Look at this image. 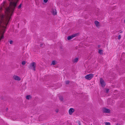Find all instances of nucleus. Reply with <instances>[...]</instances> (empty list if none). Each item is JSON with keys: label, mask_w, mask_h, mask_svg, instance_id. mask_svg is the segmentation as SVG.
I'll list each match as a JSON object with an SVG mask.
<instances>
[{"label": "nucleus", "mask_w": 125, "mask_h": 125, "mask_svg": "<svg viewBox=\"0 0 125 125\" xmlns=\"http://www.w3.org/2000/svg\"><path fill=\"white\" fill-rule=\"evenodd\" d=\"M59 99L61 101H62L63 98L62 96H61L59 97Z\"/></svg>", "instance_id": "f3484780"}, {"label": "nucleus", "mask_w": 125, "mask_h": 125, "mask_svg": "<svg viewBox=\"0 0 125 125\" xmlns=\"http://www.w3.org/2000/svg\"><path fill=\"white\" fill-rule=\"evenodd\" d=\"M69 81H67L65 82V83L66 84H68L69 83Z\"/></svg>", "instance_id": "dca6fc26"}, {"label": "nucleus", "mask_w": 125, "mask_h": 125, "mask_svg": "<svg viewBox=\"0 0 125 125\" xmlns=\"http://www.w3.org/2000/svg\"><path fill=\"white\" fill-rule=\"evenodd\" d=\"M76 35L77 34H73L72 35L69 36L67 37V39L68 40H70L72 39L74 37H75L76 36Z\"/></svg>", "instance_id": "0eeeda50"}, {"label": "nucleus", "mask_w": 125, "mask_h": 125, "mask_svg": "<svg viewBox=\"0 0 125 125\" xmlns=\"http://www.w3.org/2000/svg\"><path fill=\"white\" fill-rule=\"evenodd\" d=\"M98 47L99 48V47H100V45H98Z\"/></svg>", "instance_id": "cd10ccee"}, {"label": "nucleus", "mask_w": 125, "mask_h": 125, "mask_svg": "<svg viewBox=\"0 0 125 125\" xmlns=\"http://www.w3.org/2000/svg\"><path fill=\"white\" fill-rule=\"evenodd\" d=\"M99 53L101 54H102L103 53V51L102 50H99Z\"/></svg>", "instance_id": "ddd939ff"}, {"label": "nucleus", "mask_w": 125, "mask_h": 125, "mask_svg": "<svg viewBox=\"0 0 125 125\" xmlns=\"http://www.w3.org/2000/svg\"><path fill=\"white\" fill-rule=\"evenodd\" d=\"M74 110L73 108H70L69 110V113L70 115H72L73 113L74 112Z\"/></svg>", "instance_id": "423d86ee"}, {"label": "nucleus", "mask_w": 125, "mask_h": 125, "mask_svg": "<svg viewBox=\"0 0 125 125\" xmlns=\"http://www.w3.org/2000/svg\"><path fill=\"white\" fill-rule=\"evenodd\" d=\"M22 4H20V5H19V6L18 7V9H21V7H22Z\"/></svg>", "instance_id": "4468645a"}, {"label": "nucleus", "mask_w": 125, "mask_h": 125, "mask_svg": "<svg viewBox=\"0 0 125 125\" xmlns=\"http://www.w3.org/2000/svg\"><path fill=\"white\" fill-rule=\"evenodd\" d=\"M48 0H43V1L45 3H46L48 1Z\"/></svg>", "instance_id": "412c9836"}, {"label": "nucleus", "mask_w": 125, "mask_h": 125, "mask_svg": "<svg viewBox=\"0 0 125 125\" xmlns=\"http://www.w3.org/2000/svg\"><path fill=\"white\" fill-rule=\"evenodd\" d=\"M36 65V64L34 62H33L31 64L30 66L31 67L33 68V70L35 71V67Z\"/></svg>", "instance_id": "20e7f679"}, {"label": "nucleus", "mask_w": 125, "mask_h": 125, "mask_svg": "<svg viewBox=\"0 0 125 125\" xmlns=\"http://www.w3.org/2000/svg\"><path fill=\"white\" fill-rule=\"evenodd\" d=\"M94 23L95 25L97 27H98L99 26V22L98 21H95L94 22Z\"/></svg>", "instance_id": "9d476101"}, {"label": "nucleus", "mask_w": 125, "mask_h": 125, "mask_svg": "<svg viewBox=\"0 0 125 125\" xmlns=\"http://www.w3.org/2000/svg\"><path fill=\"white\" fill-rule=\"evenodd\" d=\"M78 58H76L73 60V61L74 62H78Z\"/></svg>", "instance_id": "9b49d317"}, {"label": "nucleus", "mask_w": 125, "mask_h": 125, "mask_svg": "<svg viewBox=\"0 0 125 125\" xmlns=\"http://www.w3.org/2000/svg\"><path fill=\"white\" fill-rule=\"evenodd\" d=\"M51 12L53 15H55L56 14V10L55 9H52Z\"/></svg>", "instance_id": "1a4fd4ad"}, {"label": "nucleus", "mask_w": 125, "mask_h": 125, "mask_svg": "<svg viewBox=\"0 0 125 125\" xmlns=\"http://www.w3.org/2000/svg\"><path fill=\"white\" fill-rule=\"evenodd\" d=\"M13 42V41H10V44H12Z\"/></svg>", "instance_id": "4be33fe9"}, {"label": "nucleus", "mask_w": 125, "mask_h": 125, "mask_svg": "<svg viewBox=\"0 0 125 125\" xmlns=\"http://www.w3.org/2000/svg\"><path fill=\"white\" fill-rule=\"evenodd\" d=\"M9 0L10 2L9 6L6 8L5 12L7 15L8 18H9V19L7 23H6V26L8 24V22L11 16L12 15L15 7L16 6L17 3L19 1V0Z\"/></svg>", "instance_id": "f257e3e1"}, {"label": "nucleus", "mask_w": 125, "mask_h": 125, "mask_svg": "<svg viewBox=\"0 0 125 125\" xmlns=\"http://www.w3.org/2000/svg\"><path fill=\"white\" fill-rule=\"evenodd\" d=\"M106 125H110V124L109 122H106L105 123Z\"/></svg>", "instance_id": "6ab92c4d"}, {"label": "nucleus", "mask_w": 125, "mask_h": 125, "mask_svg": "<svg viewBox=\"0 0 125 125\" xmlns=\"http://www.w3.org/2000/svg\"><path fill=\"white\" fill-rule=\"evenodd\" d=\"M94 76V75L92 74H90L86 75L85 76V77L86 79L88 80H90Z\"/></svg>", "instance_id": "f03ea898"}, {"label": "nucleus", "mask_w": 125, "mask_h": 125, "mask_svg": "<svg viewBox=\"0 0 125 125\" xmlns=\"http://www.w3.org/2000/svg\"><path fill=\"white\" fill-rule=\"evenodd\" d=\"M121 38V36L120 35H119L118 36V39L120 40Z\"/></svg>", "instance_id": "aec40b11"}, {"label": "nucleus", "mask_w": 125, "mask_h": 125, "mask_svg": "<svg viewBox=\"0 0 125 125\" xmlns=\"http://www.w3.org/2000/svg\"><path fill=\"white\" fill-rule=\"evenodd\" d=\"M3 38H4V36L3 35H2L1 36V39H3Z\"/></svg>", "instance_id": "393cba45"}, {"label": "nucleus", "mask_w": 125, "mask_h": 125, "mask_svg": "<svg viewBox=\"0 0 125 125\" xmlns=\"http://www.w3.org/2000/svg\"><path fill=\"white\" fill-rule=\"evenodd\" d=\"M25 63H26V62L25 61H22V65H24L25 64Z\"/></svg>", "instance_id": "a211bd4d"}, {"label": "nucleus", "mask_w": 125, "mask_h": 125, "mask_svg": "<svg viewBox=\"0 0 125 125\" xmlns=\"http://www.w3.org/2000/svg\"><path fill=\"white\" fill-rule=\"evenodd\" d=\"M55 62H56L55 61H53L52 62V64L53 65H55Z\"/></svg>", "instance_id": "2eb2a0df"}, {"label": "nucleus", "mask_w": 125, "mask_h": 125, "mask_svg": "<svg viewBox=\"0 0 125 125\" xmlns=\"http://www.w3.org/2000/svg\"><path fill=\"white\" fill-rule=\"evenodd\" d=\"M58 111H59V110L58 109H56L55 110V112H56V113H57L58 112Z\"/></svg>", "instance_id": "5701e85b"}, {"label": "nucleus", "mask_w": 125, "mask_h": 125, "mask_svg": "<svg viewBox=\"0 0 125 125\" xmlns=\"http://www.w3.org/2000/svg\"><path fill=\"white\" fill-rule=\"evenodd\" d=\"M124 21L125 22V20Z\"/></svg>", "instance_id": "c85d7f7f"}, {"label": "nucleus", "mask_w": 125, "mask_h": 125, "mask_svg": "<svg viewBox=\"0 0 125 125\" xmlns=\"http://www.w3.org/2000/svg\"><path fill=\"white\" fill-rule=\"evenodd\" d=\"M13 79L16 81H19L21 80V78L18 76L14 75L13 77Z\"/></svg>", "instance_id": "7ed1b4c3"}, {"label": "nucleus", "mask_w": 125, "mask_h": 125, "mask_svg": "<svg viewBox=\"0 0 125 125\" xmlns=\"http://www.w3.org/2000/svg\"><path fill=\"white\" fill-rule=\"evenodd\" d=\"M100 82L102 86H105V83L103 80L101 78L100 79Z\"/></svg>", "instance_id": "39448f33"}, {"label": "nucleus", "mask_w": 125, "mask_h": 125, "mask_svg": "<svg viewBox=\"0 0 125 125\" xmlns=\"http://www.w3.org/2000/svg\"><path fill=\"white\" fill-rule=\"evenodd\" d=\"M125 53H122V55H125Z\"/></svg>", "instance_id": "bb28decb"}, {"label": "nucleus", "mask_w": 125, "mask_h": 125, "mask_svg": "<svg viewBox=\"0 0 125 125\" xmlns=\"http://www.w3.org/2000/svg\"><path fill=\"white\" fill-rule=\"evenodd\" d=\"M109 90L108 89H106V92L107 93H108L109 91Z\"/></svg>", "instance_id": "b1692460"}, {"label": "nucleus", "mask_w": 125, "mask_h": 125, "mask_svg": "<svg viewBox=\"0 0 125 125\" xmlns=\"http://www.w3.org/2000/svg\"><path fill=\"white\" fill-rule=\"evenodd\" d=\"M103 112L104 113H109L110 112V110L108 109L104 108L103 109Z\"/></svg>", "instance_id": "6e6552de"}, {"label": "nucleus", "mask_w": 125, "mask_h": 125, "mask_svg": "<svg viewBox=\"0 0 125 125\" xmlns=\"http://www.w3.org/2000/svg\"><path fill=\"white\" fill-rule=\"evenodd\" d=\"M43 44H41L40 45V46L41 47H42V46L43 45Z\"/></svg>", "instance_id": "a878e982"}, {"label": "nucleus", "mask_w": 125, "mask_h": 125, "mask_svg": "<svg viewBox=\"0 0 125 125\" xmlns=\"http://www.w3.org/2000/svg\"><path fill=\"white\" fill-rule=\"evenodd\" d=\"M26 98L27 99L29 100L31 98V95H27L26 96Z\"/></svg>", "instance_id": "f8f14e48"}]
</instances>
